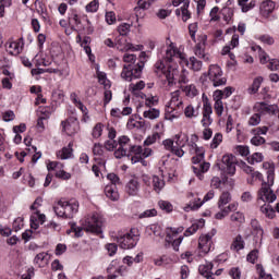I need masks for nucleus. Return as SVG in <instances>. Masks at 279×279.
I'll list each match as a JSON object with an SVG mask.
<instances>
[{
	"mask_svg": "<svg viewBox=\"0 0 279 279\" xmlns=\"http://www.w3.org/2000/svg\"><path fill=\"white\" fill-rule=\"evenodd\" d=\"M104 147L107 151H114V149H118V142L114 140H107Z\"/></svg>",
	"mask_w": 279,
	"mask_h": 279,
	"instance_id": "nucleus-51",
	"label": "nucleus"
},
{
	"mask_svg": "<svg viewBox=\"0 0 279 279\" xmlns=\"http://www.w3.org/2000/svg\"><path fill=\"white\" fill-rule=\"evenodd\" d=\"M105 194L108 199H111V202H117L119 199V191L117 190V185H106Z\"/></svg>",
	"mask_w": 279,
	"mask_h": 279,
	"instance_id": "nucleus-29",
	"label": "nucleus"
},
{
	"mask_svg": "<svg viewBox=\"0 0 279 279\" xmlns=\"http://www.w3.org/2000/svg\"><path fill=\"white\" fill-rule=\"evenodd\" d=\"M260 213H263V215H266L268 219H274V217H276V210H274V208H271V206L267 204H264L260 207Z\"/></svg>",
	"mask_w": 279,
	"mask_h": 279,
	"instance_id": "nucleus-40",
	"label": "nucleus"
},
{
	"mask_svg": "<svg viewBox=\"0 0 279 279\" xmlns=\"http://www.w3.org/2000/svg\"><path fill=\"white\" fill-rule=\"evenodd\" d=\"M263 168L267 171V185L274 186V180H275V171L276 168L270 162H264Z\"/></svg>",
	"mask_w": 279,
	"mask_h": 279,
	"instance_id": "nucleus-28",
	"label": "nucleus"
},
{
	"mask_svg": "<svg viewBox=\"0 0 279 279\" xmlns=\"http://www.w3.org/2000/svg\"><path fill=\"white\" fill-rule=\"evenodd\" d=\"M222 141H223V135H221V133H216L210 144L211 149H217V147L221 145Z\"/></svg>",
	"mask_w": 279,
	"mask_h": 279,
	"instance_id": "nucleus-48",
	"label": "nucleus"
},
{
	"mask_svg": "<svg viewBox=\"0 0 279 279\" xmlns=\"http://www.w3.org/2000/svg\"><path fill=\"white\" fill-rule=\"evenodd\" d=\"M138 191H141V183L138 182V179H131L125 185V193L134 197L138 195Z\"/></svg>",
	"mask_w": 279,
	"mask_h": 279,
	"instance_id": "nucleus-23",
	"label": "nucleus"
},
{
	"mask_svg": "<svg viewBox=\"0 0 279 279\" xmlns=\"http://www.w3.org/2000/svg\"><path fill=\"white\" fill-rule=\"evenodd\" d=\"M255 112L258 114H276L278 111V106L268 105L266 102H256L254 106Z\"/></svg>",
	"mask_w": 279,
	"mask_h": 279,
	"instance_id": "nucleus-19",
	"label": "nucleus"
},
{
	"mask_svg": "<svg viewBox=\"0 0 279 279\" xmlns=\"http://www.w3.org/2000/svg\"><path fill=\"white\" fill-rule=\"evenodd\" d=\"M107 179L109 180V182H111V184H109L110 186H117L118 184H121V179H119V175H117L116 173H109L107 175Z\"/></svg>",
	"mask_w": 279,
	"mask_h": 279,
	"instance_id": "nucleus-58",
	"label": "nucleus"
},
{
	"mask_svg": "<svg viewBox=\"0 0 279 279\" xmlns=\"http://www.w3.org/2000/svg\"><path fill=\"white\" fill-rule=\"evenodd\" d=\"M263 84V77L258 76L253 81L252 86L248 88L250 95H256L258 93V88H260V85Z\"/></svg>",
	"mask_w": 279,
	"mask_h": 279,
	"instance_id": "nucleus-39",
	"label": "nucleus"
},
{
	"mask_svg": "<svg viewBox=\"0 0 279 279\" xmlns=\"http://www.w3.org/2000/svg\"><path fill=\"white\" fill-rule=\"evenodd\" d=\"M131 27L132 26L128 23L120 24L118 26V32H119L120 36H128V34H130Z\"/></svg>",
	"mask_w": 279,
	"mask_h": 279,
	"instance_id": "nucleus-54",
	"label": "nucleus"
},
{
	"mask_svg": "<svg viewBox=\"0 0 279 279\" xmlns=\"http://www.w3.org/2000/svg\"><path fill=\"white\" fill-rule=\"evenodd\" d=\"M142 182L143 184H145V186L151 187L155 191V193H160V191L165 189V179L162 177H149L147 174H143Z\"/></svg>",
	"mask_w": 279,
	"mask_h": 279,
	"instance_id": "nucleus-12",
	"label": "nucleus"
},
{
	"mask_svg": "<svg viewBox=\"0 0 279 279\" xmlns=\"http://www.w3.org/2000/svg\"><path fill=\"white\" fill-rule=\"evenodd\" d=\"M98 82L99 84L105 86V88H110V81H108V78L106 77V73L98 72Z\"/></svg>",
	"mask_w": 279,
	"mask_h": 279,
	"instance_id": "nucleus-56",
	"label": "nucleus"
},
{
	"mask_svg": "<svg viewBox=\"0 0 279 279\" xmlns=\"http://www.w3.org/2000/svg\"><path fill=\"white\" fill-rule=\"evenodd\" d=\"M53 210L57 217L73 219L77 215V210H80V203L75 199L66 201L62 198L53 206Z\"/></svg>",
	"mask_w": 279,
	"mask_h": 279,
	"instance_id": "nucleus-4",
	"label": "nucleus"
},
{
	"mask_svg": "<svg viewBox=\"0 0 279 279\" xmlns=\"http://www.w3.org/2000/svg\"><path fill=\"white\" fill-rule=\"evenodd\" d=\"M222 165H225L226 172L229 175H234L236 171V157L234 155H225L222 157Z\"/></svg>",
	"mask_w": 279,
	"mask_h": 279,
	"instance_id": "nucleus-21",
	"label": "nucleus"
},
{
	"mask_svg": "<svg viewBox=\"0 0 279 279\" xmlns=\"http://www.w3.org/2000/svg\"><path fill=\"white\" fill-rule=\"evenodd\" d=\"M126 128L128 130H141V128H143V122L136 121L135 119L131 118L126 123Z\"/></svg>",
	"mask_w": 279,
	"mask_h": 279,
	"instance_id": "nucleus-45",
	"label": "nucleus"
},
{
	"mask_svg": "<svg viewBox=\"0 0 279 279\" xmlns=\"http://www.w3.org/2000/svg\"><path fill=\"white\" fill-rule=\"evenodd\" d=\"M182 232V228H168L167 234H166V242L171 244L174 252H178L180 250V244L182 243L183 239L182 236L178 238V234Z\"/></svg>",
	"mask_w": 279,
	"mask_h": 279,
	"instance_id": "nucleus-13",
	"label": "nucleus"
},
{
	"mask_svg": "<svg viewBox=\"0 0 279 279\" xmlns=\"http://www.w3.org/2000/svg\"><path fill=\"white\" fill-rule=\"evenodd\" d=\"M268 69L270 71H278L279 70V60H277V59L269 60Z\"/></svg>",
	"mask_w": 279,
	"mask_h": 279,
	"instance_id": "nucleus-64",
	"label": "nucleus"
},
{
	"mask_svg": "<svg viewBox=\"0 0 279 279\" xmlns=\"http://www.w3.org/2000/svg\"><path fill=\"white\" fill-rule=\"evenodd\" d=\"M132 147V140L128 135H121L118 138V148L114 150V158L121 159L124 156H130V149Z\"/></svg>",
	"mask_w": 279,
	"mask_h": 279,
	"instance_id": "nucleus-11",
	"label": "nucleus"
},
{
	"mask_svg": "<svg viewBox=\"0 0 279 279\" xmlns=\"http://www.w3.org/2000/svg\"><path fill=\"white\" fill-rule=\"evenodd\" d=\"M184 110V97H182V92L175 90L170 94V100L166 106V111L171 114L172 119H178Z\"/></svg>",
	"mask_w": 279,
	"mask_h": 279,
	"instance_id": "nucleus-8",
	"label": "nucleus"
},
{
	"mask_svg": "<svg viewBox=\"0 0 279 279\" xmlns=\"http://www.w3.org/2000/svg\"><path fill=\"white\" fill-rule=\"evenodd\" d=\"M251 143L255 145V147H260V145H265V137L260 135H254L251 140Z\"/></svg>",
	"mask_w": 279,
	"mask_h": 279,
	"instance_id": "nucleus-60",
	"label": "nucleus"
},
{
	"mask_svg": "<svg viewBox=\"0 0 279 279\" xmlns=\"http://www.w3.org/2000/svg\"><path fill=\"white\" fill-rule=\"evenodd\" d=\"M71 101L76 106V108H80L83 114H86L88 112V109L82 104V100L77 98V94L72 93L70 95Z\"/></svg>",
	"mask_w": 279,
	"mask_h": 279,
	"instance_id": "nucleus-35",
	"label": "nucleus"
},
{
	"mask_svg": "<svg viewBox=\"0 0 279 279\" xmlns=\"http://www.w3.org/2000/svg\"><path fill=\"white\" fill-rule=\"evenodd\" d=\"M221 12H222L223 21H226V23H230L232 21V16H234V10L231 8L225 7Z\"/></svg>",
	"mask_w": 279,
	"mask_h": 279,
	"instance_id": "nucleus-42",
	"label": "nucleus"
},
{
	"mask_svg": "<svg viewBox=\"0 0 279 279\" xmlns=\"http://www.w3.org/2000/svg\"><path fill=\"white\" fill-rule=\"evenodd\" d=\"M228 181L219 179V177H214L210 181L211 189H221V184H227Z\"/></svg>",
	"mask_w": 279,
	"mask_h": 279,
	"instance_id": "nucleus-52",
	"label": "nucleus"
},
{
	"mask_svg": "<svg viewBox=\"0 0 279 279\" xmlns=\"http://www.w3.org/2000/svg\"><path fill=\"white\" fill-rule=\"evenodd\" d=\"M184 116L186 119H197L199 117V108L193 107V105H189L184 109Z\"/></svg>",
	"mask_w": 279,
	"mask_h": 279,
	"instance_id": "nucleus-31",
	"label": "nucleus"
},
{
	"mask_svg": "<svg viewBox=\"0 0 279 279\" xmlns=\"http://www.w3.org/2000/svg\"><path fill=\"white\" fill-rule=\"evenodd\" d=\"M39 112L43 119H49L51 117V108L50 107H39Z\"/></svg>",
	"mask_w": 279,
	"mask_h": 279,
	"instance_id": "nucleus-61",
	"label": "nucleus"
},
{
	"mask_svg": "<svg viewBox=\"0 0 279 279\" xmlns=\"http://www.w3.org/2000/svg\"><path fill=\"white\" fill-rule=\"evenodd\" d=\"M101 226H104L101 218H99L97 215H92L85 218L83 221V227H76L73 225L71 230L75 233V236L80 238L82 236L83 230H85V232L94 233L101 232Z\"/></svg>",
	"mask_w": 279,
	"mask_h": 279,
	"instance_id": "nucleus-6",
	"label": "nucleus"
},
{
	"mask_svg": "<svg viewBox=\"0 0 279 279\" xmlns=\"http://www.w3.org/2000/svg\"><path fill=\"white\" fill-rule=\"evenodd\" d=\"M206 40H208V37L206 35H201L198 37V43L196 44L194 48V53L197 56V58H202L204 62H210V54L206 53Z\"/></svg>",
	"mask_w": 279,
	"mask_h": 279,
	"instance_id": "nucleus-15",
	"label": "nucleus"
},
{
	"mask_svg": "<svg viewBox=\"0 0 279 279\" xmlns=\"http://www.w3.org/2000/svg\"><path fill=\"white\" fill-rule=\"evenodd\" d=\"M7 45V51L11 56H19L23 51V41L21 39L19 41H10Z\"/></svg>",
	"mask_w": 279,
	"mask_h": 279,
	"instance_id": "nucleus-26",
	"label": "nucleus"
},
{
	"mask_svg": "<svg viewBox=\"0 0 279 279\" xmlns=\"http://www.w3.org/2000/svg\"><path fill=\"white\" fill-rule=\"evenodd\" d=\"M86 12L95 13L99 10V0H93L85 7Z\"/></svg>",
	"mask_w": 279,
	"mask_h": 279,
	"instance_id": "nucleus-50",
	"label": "nucleus"
},
{
	"mask_svg": "<svg viewBox=\"0 0 279 279\" xmlns=\"http://www.w3.org/2000/svg\"><path fill=\"white\" fill-rule=\"evenodd\" d=\"M73 156V144L70 143L66 147H63L61 150L57 151V158L59 160H69Z\"/></svg>",
	"mask_w": 279,
	"mask_h": 279,
	"instance_id": "nucleus-27",
	"label": "nucleus"
},
{
	"mask_svg": "<svg viewBox=\"0 0 279 279\" xmlns=\"http://www.w3.org/2000/svg\"><path fill=\"white\" fill-rule=\"evenodd\" d=\"M101 134H104V124L97 123L92 131L93 138H100Z\"/></svg>",
	"mask_w": 279,
	"mask_h": 279,
	"instance_id": "nucleus-46",
	"label": "nucleus"
},
{
	"mask_svg": "<svg viewBox=\"0 0 279 279\" xmlns=\"http://www.w3.org/2000/svg\"><path fill=\"white\" fill-rule=\"evenodd\" d=\"M52 101L62 104V101H64V92L62 89H54L52 92Z\"/></svg>",
	"mask_w": 279,
	"mask_h": 279,
	"instance_id": "nucleus-44",
	"label": "nucleus"
},
{
	"mask_svg": "<svg viewBox=\"0 0 279 279\" xmlns=\"http://www.w3.org/2000/svg\"><path fill=\"white\" fill-rule=\"evenodd\" d=\"M198 247L203 254H208L213 247V234L207 233L205 235H201L198 240Z\"/></svg>",
	"mask_w": 279,
	"mask_h": 279,
	"instance_id": "nucleus-22",
	"label": "nucleus"
},
{
	"mask_svg": "<svg viewBox=\"0 0 279 279\" xmlns=\"http://www.w3.org/2000/svg\"><path fill=\"white\" fill-rule=\"evenodd\" d=\"M213 197H215V190H210L209 192H207L203 201L198 197L194 198V201H190V203L183 209L185 213H191V210H199V208L204 206V203L210 202Z\"/></svg>",
	"mask_w": 279,
	"mask_h": 279,
	"instance_id": "nucleus-14",
	"label": "nucleus"
},
{
	"mask_svg": "<svg viewBox=\"0 0 279 279\" xmlns=\"http://www.w3.org/2000/svg\"><path fill=\"white\" fill-rule=\"evenodd\" d=\"M120 51H143V45L134 46L131 43L124 44L123 48L118 47Z\"/></svg>",
	"mask_w": 279,
	"mask_h": 279,
	"instance_id": "nucleus-43",
	"label": "nucleus"
},
{
	"mask_svg": "<svg viewBox=\"0 0 279 279\" xmlns=\"http://www.w3.org/2000/svg\"><path fill=\"white\" fill-rule=\"evenodd\" d=\"M229 276L232 279H241V268L232 267L231 269H229Z\"/></svg>",
	"mask_w": 279,
	"mask_h": 279,
	"instance_id": "nucleus-62",
	"label": "nucleus"
},
{
	"mask_svg": "<svg viewBox=\"0 0 279 279\" xmlns=\"http://www.w3.org/2000/svg\"><path fill=\"white\" fill-rule=\"evenodd\" d=\"M159 208H161V210H165L166 213H171L173 211V205L167 201H159Z\"/></svg>",
	"mask_w": 279,
	"mask_h": 279,
	"instance_id": "nucleus-57",
	"label": "nucleus"
},
{
	"mask_svg": "<svg viewBox=\"0 0 279 279\" xmlns=\"http://www.w3.org/2000/svg\"><path fill=\"white\" fill-rule=\"evenodd\" d=\"M50 259H51V257L49 256V253L41 252L35 256L34 265H36L37 267H40V268L47 267V265H49Z\"/></svg>",
	"mask_w": 279,
	"mask_h": 279,
	"instance_id": "nucleus-25",
	"label": "nucleus"
},
{
	"mask_svg": "<svg viewBox=\"0 0 279 279\" xmlns=\"http://www.w3.org/2000/svg\"><path fill=\"white\" fill-rule=\"evenodd\" d=\"M199 228H204V220H199L198 222H194L190 228L185 231V236H191V234H195Z\"/></svg>",
	"mask_w": 279,
	"mask_h": 279,
	"instance_id": "nucleus-37",
	"label": "nucleus"
},
{
	"mask_svg": "<svg viewBox=\"0 0 279 279\" xmlns=\"http://www.w3.org/2000/svg\"><path fill=\"white\" fill-rule=\"evenodd\" d=\"M264 156L260 153H254L251 157L247 158L250 165H256V162H263Z\"/></svg>",
	"mask_w": 279,
	"mask_h": 279,
	"instance_id": "nucleus-47",
	"label": "nucleus"
},
{
	"mask_svg": "<svg viewBox=\"0 0 279 279\" xmlns=\"http://www.w3.org/2000/svg\"><path fill=\"white\" fill-rule=\"evenodd\" d=\"M211 114L213 106H210V102L205 101L203 105V118L201 120L203 128H208L213 124V118L210 117Z\"/></svg>",
	"mask_w": 279,
	"mask_h": 279,
	"instance_id": "nucleus-20",
	"label": "nucleus"
},
{
	"mask_svg": "<svg viewBox=\"0 0 279 279\" xmlns=\"http://www.w3.org/2000/svg\"><path fill=\"white\" fill-rule=\"evenodd\" d=\"M48 171H54L56 173H59V171H62L64 169V163L60 161H49L47 163Z\"/></svg>",
	"mask_w": 279,
	"mask_h": 279,
	"instance_id": "nucleus-38",
	"label": "nucleus"
},
{
	"mask_svg": "<svg viewBox=\"0 0 279 279\" xmlns=\"http://www.w3.org/2000/svg\"><path fill=\"white\" fill-rule=\"evenodd\" d=\"M123 62H125V64H132V66H134V62H136V54L124 53Z\"/></svg>",
	"mask_w": 279,
	"mask_h": 279,
	"instance_id": "nucleus-59",
	"label": "nucleus"
},
{
	"mask_svg": "<svg viewBox=\"0 0 279 279\" xmlns=\"http://www.w3.org/2000/svg\"><path fill=\"white\" fill-rule=\"evenodd\" d=\"M256 269H257V274L259 276V279H274V277H271V275H267L265 272V268L263 267V265L257 264Z\"/></svg>",
	"mask_w": 279,
	"mask_h": 279,
	"instance_id": "nucleus-53",
	"label": "nucleus"
},
{
	"mask_svg": "<svg viewBox=\"0 0 279 279\" xmlns=\"http://www.w3.org/2000/svg\"><path fill=\"white\" fill-rule=\"evenodd\" d=\"M208 77L215 87L226 86V82H228V80L223 77V71L217 64L209 65Z\"/></svg>",
	"mask_w": 279,
	"mask_h": 279,
	"instance_id": "nucleus-10",
	"label": "nucleus"
},
{
	"mask_svg": "<svg viewBox=\"0 0 279 279\" xmlns=\"http://www.w3.org/2000/svg\"><path fill=\"white\" fill-rule=\"evenodd\" d=\"M144 119H150V121H154V119H158L160 117V110L151 107H147L143 111Z\"/></svg>",
	"mask_w": 279,
	"mask_h": 279,
	"instance_id": "nucleus-30",
	"label": "nucleus"
},
{
	"mask_svg": "<svg viewBox=\"0 0 279 279\" xmlns=\"http://www.w3.org/2000/svg\"><path fill=\"white\" fill-rule=\"evenodd\" d=\"M166 58L169 62H177L182 66H189L192 71H202V61L197 60L195 57H191L190 60L186 59V56L178 50L173 44H170L166 49Z\"/></svg>",
	"mask_w": 279,
	"mask_h": 279,
	"instance_id": "nucleus-1",
	"label": "nucleus"
},
{
	"mask_svg": "<svg viewBox=\"0 0 279 279\" xmlns=\"http://www.w3.org/2000/svg\"><path fill=\"white\" fill-rule=\"evenodd\" d=\"M160 138H161L160 133H154L145 140L144 145H147V146L154 145V143H157V141H160Z\"/></svg>",
	"mask_w": 279,
	"mask_h": 279,
	"instance_id": "nucleus-49",
	"label": "nucleus"
},
{
	"mask_svg": "<svg viewBox=\"0 0 279 279\" xmlns=\"http://www.w3.org/2000/svg\"><path fill=\"white\" fill-rule=\"evenodd\" d=\"M183 93L186 95V97H190L193 99V97H197L199 95V90L194 84L186 85L183 87Z\"/></svg>",
	"mask_w": 279,
	"mask_h": 279,
	"instance_id": "nucleus-34",
	"label": "nucleus"
},
{
	"mask_svg": "<svg viewBox=\"0 0 279 279\" xmlns=\"http://www.w3.org/2000/svg\"><path fill=\"white\" fill-rule=\"evenodd\" d=\"M191 1L189 0H173L172 4L174 5V8H178V5H181L180 9L175 10V14L177 16H180V14L182 15V21L186 22L189 21V19H191V12H189V5H190Z\"/></svg>",
	"mask_w": 279,
	"mask_h": 279,
	"instance_id": "nucleus-17",
	"label": "nucleus"
},
{
	"mask_svg": "<svg viewBox=\"0 0 279 279\" xmlns=\"http://www.w3.org/2000/svg\"><path fill=\"white\" fill-rule=\"evenodd\" d=\"M230 219L233 223L241 225L245 223V215L241 211H235L230 216Z\"/></svg>",
	"mask_w": 279,
	"mask_h": 279,
	"instance_id": "nucleus-41",
	"label": "nucleus"
},
{
	"mask_svg": "<svg viewBox=\"0 0 279 279\" xmlns=\"http://www.w3.org/2000/svg\"><path fill=\"white\" fill-rule=\"evenodd\" d=\"M61 125L68 136H75V134L80 132V121H77L75 117H70L66 121H63Z\"/></svg>",
	"mask_w": 279,
	"mask_h": 279,
	"instance_id": "nucleus-16",
	"label": "nucleus"
},
{
	"mask_svg": "<svg viewBox=\"0 0 279 279\" xmlns=\"http://www.w3.org/2000/svg\"><path fill=\"white\" fill-rule=\"evenodd\" d=\"M117 243L122 250H132V247H136V243H138L136 229H131L130 232L119 235L117 238Z\"/></svg>",
	"mask_w": 279,
	"mask_h": 279,
	"instance_id": "nucleus-9",
	"label": "nucleus"
},
{
	"mask_svg": "<svg viewBox=\"0 0 279 279\" xmlns=\"http://www.w3.org/2000/svg\"><path fill=\"white\" fill-rule=\"evenodd\" d=\"M145 62H147V52L143 51L140 53V62L135 65L124 64L121 77L125 82H132V80H138L143 75V69L145 68Z\"/></svg>",
	"mask_w": 279,
	"mask_h": 279,
	"instance_id": "nucleus-5",
	"label": "nucleus"
},
{
	"mask_svg": "<svg viewBox=\"0 0 279 279\" xmlns=\"http://www.w3.org/2000/svg\"><path fill=\"white\" fill-rule=\"evenodd\" d=\"M186 143H189V135L179 133L174 135L173 140H165L162 145L166 151H170L178 158H182V156H184V147L186 146Z\"/></svg>",
	"mask_w": 279,
	"mask_h": 279,
	"instance_id": "nucleus-3",
	"label": "nucleus"
},
{
	"mask_svg": "<svg viewBox=\"0 0 279 279\" xmlns=\"http://www.w3.org/2000/svg\"><path fill=\"white\" fill-rule=\"evenodd\" d=\"M167 64V68H165V63L157 62L155 64V69L157 71H161L166 77V84L168 88H171V86H175V80L178 77V62L175 61H169L167 59V56L165 57Z\"/></svg>",
	"mask_w": 279,
	"mask_h": 279,
	"instance_id": "nucleus-7",
	"label": "nucleus"
},
{
	"mask_svg": "<svg viewBox=\"0 0 279 279\" xmlns=\"http://www.w3.org/2000/svg\"><path fill=\"white\" fill-rule=\"evenodd\" d=\"M142 156L143 155V147L138 145H132L131 148L129 149V156Z\"/></svg>",
	"mask_w": 279,
	"mask_h": 279,
	"instance_id": "nucleus-55",
	"label": "nucleus"
},
{
	"mask_svg": "<svg viewBox=\"0 0 279 279\" xmlns=\"http://www.w3.org/2000/svg\"><path fill=\"white\" fill-rule=\"evenodd\" d=\"M245 247V241H243V236L236 235L231 244V250L233 252H241Z\"/></svg>",
	"mask_w": 279,
	"mask_h": 279,
	"instance_id": "nucleus-33",
	"label": "nucleus"
},
{
	"mask_svg": "<svg viewBox=\"0 0 279 279\" xmlns=\"http://www.w3.org/2000/svg\"><path fill=\"white\" fill-rule=\"evenodd\" d=\"M259 10L263 16H269V14L276 10V2L272 0H265L260 3Z\"/></svg>",
	"mask_w": 279,
	"mask_h": 279,
	"instance_id": "nucleus-24",
	"label": "nucleus"
},
{
	"mask_svg": "<svg viewBox=\"0 0 279 279\" xmlns=\"http://www.w3.org/2000/svg\"><path fill=\"white\" fill-rule=\"evenodd\" d=\"M230 202H232L230 192L223 191L218 199V208H223V206H227V204H230Z\"/></svg>",
	"mask_w": 279,
	"mask_h": 279,
	"instance_id": "nucleus-32",
	"label": "nucleus"
},
{
	"mask_svg": "<svg viewBox=\"0 0 279 279\" xmlns=\"http://www.w3.org/2000/svg\"><path fill=\"white\" fill-rule=\"evenodd\" d=\"M143 88H145V82L144 81H138L137 83H132L129 86V90L133 94V95H138V93H141V90H143Z\"/></svg>",
	"mask_w": 279,
	"mask_h": 279,
	"instance_id": "nucleus-36",
	"label": "nucleus"
},
{
	"mask_svg": "<svg viewBox=\"0 0 279 279\" xmlns=\"http://www.w3.org/2000/svg\"><path fill=\"white\" fill-rule=\"evenodd\" d=\"M189 147H190V154H195V156L192 157V162L193 165H196V166H193L192 169L198 179L204 180V173H206V171L210 169V163L203 162L204 154H206V151L204 150V147H198L197 144L193 142L189 144Z\"/></svg>",
	"mask_w": 279,
	"mask_h": 279,
	"instance_id": "nucleus-2",
	"label": "nucleus"
},
{
	"mask_svg": "<svg viewBox=\"0 0 279 279\" xmlns=\"http://www.w3.org/2000/svg\"><path fill=\"white\" fill-rule=\"evenodd\" d=\"M260 123V113H254L250 119H248V125H258Z\"/></svg>",
	"mask_w": 279,
	"mask_h": 279,
	"instance_id": "nucleus-63",
	"label": "nucleus"
},
{
	"mask_svg": "<svg viewBox=\"0 0 279 279\" xmlns=\"http://www.w3.org/2000/svg\"><path fill=\"white\" fill-rule=\"evenodd\" d=\"M269 186L270 185H268L267 182L263 183L262 189L258 192V202H267L268 204L276 202L277 196Z\"/></svg>",
	"mask_w": 279,
	"mask_h": 279,
	"instance_id": "nucleus-18",
	"label": "nucleus"
}]
</instances>
